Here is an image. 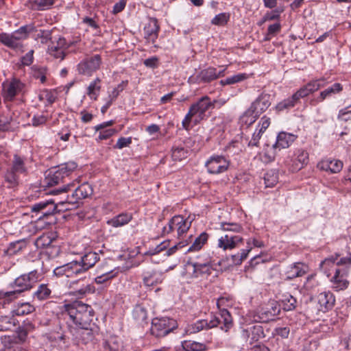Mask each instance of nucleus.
<instances>
[{"label":"nucleus","instance_id":"obj_1","mask_svg":"<svg viewBox=\"0 0 351 351\" xmlns=\"http://www.w3.org/2000/svg\"><path fill=\"white\" fill-rule=\"evenodd\" d=\"M94 317L95 311L91 306L75 300L63 306L58 319L61 324H65L70 332H73V328L91 326Z\"/></svg>","mask_w":351,"mask_h":351},{"label":"nucleus","instance_id":"obj_2","mask_svg":"<svg viewBox=\"0 0 351 351\" xmlns=\"http://www.w3.org/2000/svg\"><path fill=\"white\" fill-rule=\"evenodd\" d=\"M99 260V256L95 252H88L80 256V260H75L54 269L56 276H65L72 278L86 273Z\"/></svg>","mask_w":351,"mask_h":351},{"label":"nucleus","instance_id":"obj_3","mask_svg":"<svg viewBox=\"0 0 351 351\" xmlns=\"http://www.w3.org/2000/svg\"><path fill=\"white\" fill-rule=\"evenodd\" d=\"M233 325L230 312L227 309L223 308L220 310L218 316H213L210 321L199 319L187 325L185 328V333L186 335L195 334L201 330H208L217 326H219L221 330L228 332L233 327Z\"/></svg>","mask_w":351,"mask_h":351},{"label":"nucleus","instance_id":"obj_4","mask_svg":"<svg viewBox=\"0 0 351 351\" xmlns=\"http://www.w3.org/2000/svg\"><path fill=\"white\" fill-rule=\"evenodd\" d=\"M184 269L191 278H206L213 270L211 258L205 254L189 257Z\"/></svg>","mask_w":351,"mask_h":351},{"label":"nucleus","instance_id":"obj_5","mask_svg":"<svg viewBox=\"0 0 351 351\" xmlns=\"http://www.w3.org/2000/svg\"><path fill=\"white\" fill-rule=\"evenodd\" d=\"M212 106H213V104L207 96L202 97L196 103L192 104L188 113L182 120L183 128L186 130H189L191 122H193L195 125L199 123L205 118L206 111Z\"/></svg>","mask_w":351,"mask_h":351},{"label":"nucleus","instance_id":"obj_6","mask_svg":"<svg viewBox=\"0 0 351 351\" xmlns=\"http://www.w3.org/2000/svg\"><path fill=\"white\" fill-rule=\"evenodd\" d=\"M36 27L29 24L21 27L12 34H0V43L16 51L22 49L23 41L28 37L29 34L34 32Z\"/></svg>","mask_w":351,"mask_h":351},{"label":"nucleus","instance_id":"obj_7","mask_svg":"<svg viewBox=\"0 0 351 351\" xmlns=\"http://www.w3.org/2000/svg\"><path fill=\"white\" fill-rule=\"evenodd\" d=\"M41 278L42 275L36 270L32 271L27 274L21 275L11 285L14 289L5 293V297L8 298H16V295L30 289L34 284L40 280Z\"/></svg>","mask_w":351,"mask_h":351},{"label":"nucleus","instance_id":"obj_8","mask_svg":"<svg viewBox=\"0 0 351 351\" xmlns=\"http://www.w3.org/2000/svg\"><path fill=\"white\" fill-rule=\"evenodd\" d=\"M26 158L18 154H14L11 161V165L5 174V180L11 186L19 183L20 175H25L27 173Z\"/></svg>","mask_w":351,"mask_h":351},{"label":"nucleus","instance_id":"obj_9","mask_svg":"<svg viewBox=\"0 0 351 351\" xmlns=\"http://www.w3.org/2000/svg\"><path fill=\"white\" fill-rule=\"evenodd\" d=\"M337 266H344L342 269H335V274L332 278L334 288L337 291L346 289L349 285L347 280L348 267L351 266V254L348 256H343L337 262Z\"/></svg>","mask_w":351,"mask_h":351},{"label":"nucleus","instance_id":"obj_10","mask_svg":"<svg viewBox=\"0 0 351 351\" xmlns=\"http://www.w3.org/2000/svg\"><path fill=\"white\" fill-rule=\"evenodd\" d=\"M178 327L177 322L172 318L155 317L152 321L150 332L152 335L160 338L167 335Z\"/></svg>","mask_w":351,"mask_h":351},{"label":"nucleus","instance_id":"obj_11","mask_svg":"<svg viewBox=\"0 0 351 351\" xmlns=\"http://www.w3.org/2000/svg\"><path fill=\"white\" fill-rule=\"evenodd\" d=\"M265 337L264 328L261 324H247L240 329L239 338L250 345H253Z\"/></svg>","mask_w":351,"mask_h":351},{"label":"nucleus","instance_id":"obj_12","mask_svg":"<svg viewBox=\"0 0 351 351\" xmlns=\"http://www.w3.org/2000/svg\"><path fill=\"white\" fill-rule=\"evenodd\" d=\"M226 68L219 71L213 66L202 69L189 78L191 84H207L225 75Z\"/></svg>","mask_w":351,"mask_h":351},{"label":"nucleus","instance_id":"obj_13","mask_svg":"<svg viewBox=\"0 0 351 351\" xmlns=\"http://www.w3.org/2000/svg\"><path fill=\"white\" fill-rule=\"evenodd\" d=\"M191 222L183 216L175 215L169 220L167 226L162 228V234L166 235L176 230L178 236L181 237L189 230Z\"/></svg>","mask_w":351,"mask_h":351},{"label":"nucleus","instance_id":"obj_14","mask_svg":"<svg viewBox=\"0 0 351 351\" xmlns=\"http://www.w3.org/2000/svg\"><path fill=\"white\" fill-rule=\"evenodd\" d=\"M280 312V305L272 302L255 311L253 315V320L256 322H268L274 320Z\"/></svg>","mask_w":351,"mask_h":351},{"label":"nucleus","instance_id":"obj_15","mask_svg":"<svg viewBox=\"0 0 351 351\" xmlns=\"http://www.w3.org/2000/svg\"><path fill=\"white\" fill-rule=\"evenodd\" d=\"M101 62V56L95 54L91 56H88L80 61L77 66V69L78 73L81 75L91 76L99 69Z\"/></svg>","mask_w":351,"mask_h":351},{"label":"nucleus","instance_id":"obj_16","mask_svg":"<svg viewBox=\"0 0 351 351\" xmlns=\"http://www.w3.org/2000/svg\"><path fill=\"white\" fill-rule=\"evenodd\" d=\"M230 161L221 155H213L206 162L205 167L210 174H219L226 171Z\"/></svg>","mask_w":351,"mask_h":351},{"label":"nucleus","instance_id":"obj_17","mask_svg":"<svg viewBox=\"0 0 351 351\" xmlns=\"http://www.w3.org/2000/svg\"><path fill=\"white\" fill-rule=\"evenodd\" d=\"M69 287L73 290L71 293L80 298L95 291V287L89 284L85 278L71 281Z\"/></svg>","mask_w":351,"mask_h":351},{"label":"nucleus","instance_id":"obj_18","mask_svg":"<svg viewBox=\"0 0 351 351\" xmlns=\"http://www.w3.org/2000/svg\"><path fill=\"white\" fill-rule=\"evenodd\" d=\"M308 161V152L303 148H298L294 151L291 159V164L289 165V169L293 172L298 171L306 166Z\"/></svg>","mask_w":351,"mask_h":351},{"label":"nucleus","instance_id":"obj_19","mask_svg":"<svg viewBox=\"0 0 351 351\" xmlns=\"http://www.w3.org/2000/svg\"><path fill=\"white\" fill-rule=\"evenodd\" d=\"M271 106V95L262 93L251 104L250 109L260 116Z\"/></svg>","mask_w":351,"mask_h":351},{"label":"nucleus","instance_id":"obj_20","mask_svg":"<svg viewBox=\"0 0 351 351\" xmlns=\"http://www.w3.org/2000/svg\"><path fill=\"white\" fill-rule=\"evenodd\" d=\"M69 45L66 39L60 37L55 43L51 42V45L47 49L48 53L56 59L63 60L65 57V51L68 49Z\"/></svg>","mask_w":351,"mask_h":351},{"label":"nucleus","instance_id":"obj_21","mask_svg":"<svg viewBox=\"0 0 351 351\" xmlns=\"http://www.w3.org/2000/svg\"><path fill=\"white\" fill-rule=\"evenodd\" d=\"M78 342L87 344L95 339V333L91 326H80L73 329L71 332Z\"/></svg>","mask_w":351,"mask_h":351},{"label":"nucleus","instance_id":"obj_22","mask_svg":"<svg viewBox=\"0 0 351 351\" xmlns=\"http://www.w3.org/2000/svg\"><path fill=\"white\" fill-rule=\"evenodd\" d=\"M243 242V238L239 235L232 233H227L218 240V247L224 250H232Z\"/></svg>","mask_w":351,"mask_h":351},{"label":"nucleus","instance_id":"obj_23","mask_svg":"<svg viewBox=\"0 0 351 351\" xmlns=\"http://www.w3.org/2000/svg\"><path fill=\"white\" fill-rule=\"evenodd\" d=\"M317 301L318 310L319 311L326 312L333 307L335 298L331 292L324 291L317 295Z\"/></svg>","mask_w":351,"mask_h":351},{"label":"nucleus","instance_id":"obj_24","mask_svg":"<svg viewBox=\"0 0 351 351\" xmlns=\"http://www.w3.org/2000/svg\"><path fill=\"white\" fill-rule=\"evenodd\" d=\"M308 270V267L300 262L294 263L287 267L285 275L286 280H293L304 276Z\"/></svg>","mask_w":351,"mask_h":351},{"label":"nucleus","instance_id":"obj_25","mask_svg":"<svg viewBox=\"0 0 351 351\" xmlns=\"http://www.w3.org/2000/svg\"><path fill=\"white\" fill-rule=\"evenodd\" d=\"M160 31L158 21L156 18H150L148 23L144 27L145 38L149 43H154L158 38Z\"/></svg>","mask_w":351,"mask_h":351},{"label":"nucleus","instance_id":"obj_26","mask_svg":"<svg viewBox=\"0 0 351 351\" xmlns=\"http://www.w3.org/2000/svg\"><path fill=\"white\" fill-rule=\"evenodd\" d=\"M188 244V243L186 242H179L178 243L174 245L173 246L171 247L168 250H167V246L169 245V241H164L158 245L156 247H154L153 250H149V254L152 255H155L157 254L160 253L161 252L165 251V255L167 256H169L172 254H173L178 249H181L186 246Z\"/></svg>","mask_w":351,"mask_h":351},{"label":"nucleus","instance_id":"obj_27","mask_svg":"<svg viewBox=\"0 0 351 351\" xmlns=\"http://www.w3.org/2000/svg\"><path fill=\"white\" fill-rule=\"evenodd\" d=\"M296 138L297 136L293 134L281 132L278 134L276 141L272 147L274 149L288 148Z\"/></svg>","mask_w":351,"mask_h":351},{"label":"nucleus","instance_id":"obj_28","mask_svg":"<svg viewBox=\"0 0 351 351\" xmlns=\"http://www.w3.org/2000/svg\"><path fill=\"white\" fill-rule=\"evenodd\" d=\"M317 167L323 171H329L332 173H337L341 171L343 168V162L337 159L328 158L322 160L317 164Z\"/></svg>","mask_w":351,"mask_h":351},{"label":"nucleus","instance_id":"obj_29","mask_svg":"<svg viewBox=\"0 0 351 351\" xmlns=\"http://www.w3.org/2000/svg\"><path fill=\"white\" fill-rule=\"evenodd\" d=\"M143 276V283L147 287H154L163 280L162 274L156 271H145Z\"/></svg>","mask_w":351,"mask_h":351},{"label":"nucleus","instance_id":"obj_30","mask_svg":"<svg viewBox=\"0 0 351 351\" xmlns=\"http://www.w3.org/2000/svg\"><path fill=\"white\" fill-rule=\"evenodd\" d=\"M93 190L90 184L84 182L78 186L73 192L72 195L76 200L85 199L93 194Z\"/></svg>","mask_w":351,"mask_h":351},{"label":"nucleus","instance_id":"obj_31","mask_svg":"<svg viewBox=\"0 0 351 351\" xmlns=\"http://www.w3.org/2000/svg\"><path fill=\"white\" fill-rule=\"evenodd\" d=\"M46 173L47 174L45 176V182L48 186H52L58 184L60 182H66V181L63 180L60 176V172H58L55 167L50 169L48 171L46 172Z\"/></svg>","mask_w":351,"mask_h":351},{"label":"nucleus","instance_id":"obj_32","mask_svg":"<svg viewBox=\"0 0 351 351\" xmlns=\"http://www.w3.org/2000/svg\"><path fill=\"white\" fill-rule=\"evenodd\" d=\"M132 316L136 324L142 326L148 324L147 311L145 308L141 305H137L134 307L132 311Z\"/></svg>","mask_w":351,"mask_h":351},{"label":"nucleus","instance_id":"obj_33","mask_svg":"<svg viewBox=\"0 0 351 351\" xmlns=\"http://www.w3.org/2000/svg\"><path fill=\"white\" fill-rule=\"evenodd\" d=\"M341 254L336 253L328 258H325L320 263V269L328 276L330 275V269L337 265V262L339 260Z\"/></svg>","mask_w":351,"mask_h":351},{"label":"nucleus","instance_id":"obj_34","mask_svg":"<svg viewBox=\"0 0 351 351\" xmlns=\"http://www.w3.org/2000/svg\"><path fill=\"white\" fill-rule=\"evenodd\" d=\"M77 165L75 162L70 161L61 164L57 167H55L56 169L60 172V176L64 181L69 178V176L73 173V171L77 168Z\"/></svg>","mask_w":351,"mask_h":351},{"label":"nucleus","instance_id":"obj_35","mask_svg":"<svg viewBox=\"0 0 351 351\" xmlns=\"http://www.w3.org/2000/svg\"><path fill=\"white\" fill-rule=\"evenodd\" d=\"M27 247V241L25 239L18 240L9 244L5 254L8 256H13L23 251Z\"/></svg>","mask_w":351,"mask_h":351},{"label":"nucleus","instance_id":"obj_36","mask_svg":"<svg viewBox=\"0 0 351 351\" xmlns=\"http://www.w3.org/2000/svg\"><path fill=\"white\" fill-rule=\"evenodd\" d=\"M132 219L129 213H121L108 221V223L112 227H120L128 223Z\"/></svg>","mask_w":351,"mask_h":351},{"label":"nucleus","instance_id":"obj_37","mask_svg":"<svg viewBox=\"0 0 351 351\" xmlns=\"http://www.w3.org/2000/svg\"><path fill=\"white\" fill-rule=\"evenodd\" d=\"M17 324L18 321L14 316H1L0 317V331L12 330Z\"/></svg>","mask_w":351,"mask_h":351},{"label":"nucleus","instance_id":"obj_38","mask_svg":"<svg viewBox=\"0 0 351 351\" xmlns=\"http://www.w3.org/2000/svg\"><path fill=\"white\" fill-rule=\"evenodd\" d=\"M54 240L52 233H45L36 239L34 244L38 249L46 248L50 247Z\"/></svg>","mask_w":351,"mask_h":351},{"label":"nucleus","instance_id":"obj_39","mask_svg":"<svg viewBox=\"0 0 351 351\" xmlns=\"http://www.w3.org/2000/svg\"><path fill=\"white\" fill-rule=\"evenodd\" d=\"M208 237L209 235L206 232H202L195 239L194 241L188 248L186 252H197L200 250L207 242Z\"/></svg>","mask_w":351,"mask_h":351},{"label":"nucleus","instance_id":"obj_40","mask_svg":"<svg viewBox=\"0 0 351 351\" xmlns=\"http://www.w3.org/2000/svg\"><path fill=\"white\" fill-rule=\"evenodd\" d=\"M57 0H29L28 3L33 10H45L49 9Z\"/></svg>","mask_w":351,"mask_h":351},{"label":"nucleus","instance_id":"obj_41","mask_svg":"<svg viewBox=\"0 0 351 351\" xmlns=\"http://www.w3.org/2000/svg\"><path fill=\"white\" fill-rule=\"evenodd\" d=\"M119 272V268L118 267L102 272L95 278V282L98 285L104 284L116 277Z\"/></svg>","mask_w":351,"mask_h":351},{"label":"nucleus","instance_id":"obj_42","mask_svg":"<svg viewBox=\"0 0 351 351\" xmlns=\"http://www.w3.org/2000/svg\"><path fill=\"white\" fill-rule=\"evenodd\" d=\"M182 346L185 351H206L207 346L205 343L195 341L186 340L182 341Z\"/></svg>","mask_w":351,"mask_h":351},{"label":"nucleus","instance_id":"obj_43","mask_svg":"<svg viewBox=\"0 0 351 351\" xmlns=\"http://www.w3.org/2000/svg\"><path fill=\"white\" fill-rule=\"evenodd\" d=\"M100 83L101 80L99 77H97L88 85L86 93L91 99H97L99 93L101 90Z\"/></svg>","mask_w":351,"mask_h":351},{"label":"nucleus","instance_id":"obj_44","mask_svg":"<svg viewBox=\"0 0 351 351\" xmlns=\"http://www.w3.org/2000/svg\"><path fill=\"white\" fill-rule=\"evenodd\" d=\"M343 90V86L340 83H335L331 86L328 87L320 93L319 100L324 101L325 99L332 96V95L337 94Z\"/></svg>","mask_w":351,"mask_h":351},{"label":"nucleus","instance_id":"obj_45","mask_svg":"<svg viewBox=\"0 0 351 351\" xmlns=\"http://www.w3.org/2000/svg\"><path fill=\"white\" fill-rule=\"evenodd\" d=\"M51 289L48 284H40L34 293V298L38 300H45L49 298Z\"/></svg>","mask_w":351,"mask_h":351},{"label":"nucleus","instance_id":"obj_46","mask_svg":"<svg viewBox=\"0 0 351 351\" xmlns=\"http://www.w3.org/2000/svg\"><path fill=\"white\" fill-rule=\"evenodd\" d=\"M281 304L284 311H293L297 306V300L289 293H286L282 295Z\"/></svg>","mask_w":351,"mask_h":351},{"label":"nucleus","instance_id":"obj_47","mask_svg":"<svg viewBox=\"0 0 351 351\" xmlns=\"http://www.w3.org/2000/svg\"><path fill=\"white\" fill-rule=\"evenodd\" d=\"M52 29H37L35 32L34 38L36 40H40L42 44H47L52 38Z\"/></svg>","mask_w":351,"mask_h":351},{"label":"nucleus","instance_id":"obj_48","mask_svg":"<svg viewBox=\"0 0 351 351\" xmlns=\"http://www.w3.org/2000/svg\"><path fill=\"white\" fill-rule=\"evenodd\" d=\"M278 173L276 169L267 171L264 176V181L266 187H273L278 182Z\"/></svg>","mask_w":351,"mask_h":351},{"label":"nucleus","instance_id":"obj_49","mask_svg":"<svg viewBox=\"0 0 351 351\" xmlns=\"http://www.w3.org/2000/svg\"><path fill=\"white\" fill-rule=\"evenodd\" d=\"M34 310L35 308L34 306L28 302H24L18 304L13 311V313L17 316H23L32 313Z\"/></svg>","mask_w":351,"mask_h":351},{"label":"nucleus","instance_id":"obj_50","mask_svg":"<svg viewBox=\"0 0 351 351\" xmlns=\"http://www.w3.org/2000/svg\"><path fill=\"white\" fill-rule=\"evenodd\" d=\"M258 117L259 116H256L254 112H252L248 108L241 117L240 122L242 125H245L247 127H249L252 125Z\"/></svg>","mask_w":351,"mask_h":351},{"label":"nucleus","instance_id":"obj_51","mask_svg":"<svg viewBox=\"0 0 351 351\" xmlns=\"http://www.w3.org/2000/svg\"><path fill=\"white\" fill-rule=\"evenodd\" d=\"M247 77L248 75L246 73H238L226 79L221 80L220 84L222 86L234 84L244 81Z\"/></svg>","mask_w":351,"mask_h":351},{"label":"nucleus","instance_id":"obj_52","mask_svg":"<svg viewBox=\"0 0 351 351\" xmlns=\"http://www.w3.org/2000/svg\"><path fill=\"white\" fill-rule=\"evenodd\" d=\"M298 102V100L293 95L291 97L287 98L283 101L279 102L276 105V109L278 111H282L285 109H289L291 108H293Z\"/></svg>","mask_w":351,"mask_h":351},{"label":"nucleus","instance_id":"obj_53","mask_svg":"<svg viewBox=\"0 0 351 351\" xmlns=\"http://www.w3.org/2000/svg\"><path fill=\"white\" fill-rule=\"evenodd\" d=\"M120 346V341L117 337H110L104 343V348L106 350L118 351Z\"/></svg>","mask_w":351,"mask_h":351},{"label":"nucleus","instance_id":"obj_54","mask_svg":"<svg viewBox=\"0 0 351 351\" xmlns=\"http://www.w3.org/2000/svg\"><path fill=\"white\" fill-rule=\"evenodd\" d=\"M187 155L188 151L183 147H173L172 148L171 157L175 161H181L186 158Z\"/></svg>","mask_w":351,"mask_h":351},{"label":"nucleus","instance_id":"obj_55","mask_svg":"<svg viewBox=\"0 0 351 351\" xmlns=\"http://www.w3.org/2000/svg\"><path fill=\"white\" fill-rule=\"evenodd\" d=\"M230 14L228 12H221L217 14L212 20L211 23L215 25L224 26L230 20Z\"/></svg>","mask_w":351,"mask_h":351},{"label":"nucleus","instance_id":"obj_56","mask_svg":"<svg viewBox=\"0 0 351 351\" xmlns=\"http://www.w3.org/2000/svg\"><path fill=\"white\" fill-rule=\"evenodd\" d=\"M252 247H249L247 249H243L241 250V252H239L236 254L231 256V260L234 265H239L242 263L243 260H245L249 254V252L251 251Z\"/></svg>","mask_w":351,"mask_h":351},{"label":"nucleus","instance_id":"obj_57","mask_svg":"<svg viewBox=\"0 0 351 351\" xmlns=\"http://www.w3.org/2000/svg\"><path fill=\"white\" fill-rule=\"evenodd\" d=\"M221 228L228 233L240 232L243 228L239 223H221Z\"/></svg>","mask_w":351,"mask_h":351},{"label":"nucleus","instance_id":"obj_58","mask_svg":"<svg viewBox=\"0 0 351 351\" xmlns=\"http://www.w3.org/2000/svg\"><path fill=\"white\" fill-rule=\"evenodd\" d=\"M53 199H48L42 200L39 202L35 203L32 206L31 210L33 213H41L45 208L47 206V205L51 202Z\"/></svg>","mask_w":351,"mask_h":351},{"label":"nucleus","instance_id":"obj_59","mask_svg":"<svg viewBox=\"0 0 351 351\" xmlns=\"http://www.w3.org/2000/svg\"><path fill=\"white\" fill-rule=\"evenodd\" d=\"M128 84V81H122L121 83L117 85V87H115L113 90L109 94L108 98L111 99V101H115L116 99L119 95L120 93L122 92L125 87Z\"/></svg>","mask_w":351,"mask_h":351},{"label":"nucleus","instance_id":"obj_60","mask_svg":"<svg viewBox=\"0 0 351 351\" xmlns=\"http://www.w3.org/2000/svg\"><path fill=\"white\" fill-rule=\"evenodd\" d=\"M57 208V204L55 202L54 199H52L51 202L45 208V210L40 213V218L46 217L49 215L54 214L55 211Z\"/></svg>","mask_w":351,"mask_h":351},{"label":"nucleus","instance_id":"obj_61","mask_svg":"<svg viewBox=\"0 0 351 351\" xmlns=\"http://www.w3.org/2000/svg\"><path fill=\"white\" fill-rule=\"evenodd\" d=\"M132 143V138L131 136L120 137L118 138L117 143L113 146L114 149H121L124 147H129Z\"/></svg>","mask_w":351,"mask_h":351},{"label":"nucleus","instance_id":"obj_62","mask_svg":"<svg viewBox=\"0 0 351 351\" xmlns=\"http://www.w3.org/2000/svg\"><path fill=\"white\" fill-rule=\"evenodd\" d=\"M5 88V97L10 99L13 98L17 93L18 85L16 82H11Z\"/></svg>","mask_w":351,"mask_h":351},{"label":"nucleus","instance_id":"obj_63","mask_svg":"<svg viewBox=\"0 0 351 351\" xmlns=\"http://www.w3.org/2000/svg\"><path fill=\"white\" fill-rule=\"evenodd\" d=\"M99 131L98 140L99 141L106 140L112 136L117 132V130L113 128L103 129Z\"/></svg>","mask_w":351,"mask_h":351},{"label":"nucleus","instance_id":"obj_64","mask_svg":"<svg viewBox=\"0 0 351 351\" xmlns=\"http://www.w3.org/2000/svg\"><path fill=\"white\" fill-rule=\"evenodd\" d=\"M323 82V80H313L309 82L307 84H306V86L308 88L309 92L312 93H314L315 91H317L318 89H319L321 87L324 86Z\"/></svg>","mask_w":351,"mask_h":351}]
</instances>
